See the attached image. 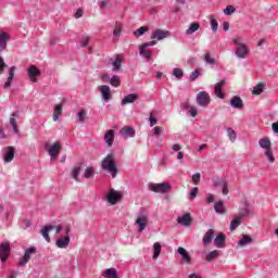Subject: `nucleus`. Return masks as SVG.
<instances>
[{"mask_svg":"<svg viewBox=\"0 0 278 278\" xmlns=\"http://www.w3.org/2000/svg\"><path fill=\"white\" fill-rule=\"evenodd\" d=\"M199 75H201V73L199 72V68H197L194 72L191 73L190 81H195Z\"/></svg>","mask_w":278,"mask_h":278,"instance_id":"nucleus-54","label":"nucleus"},{"mask_svg":"<svg viewBox=\"0 0 278 278\" xmlns=\"http://www.w3.org/2000/svg\"><path fill=\"white\" fill-rule=\"evenodd\" d=\"M240 225H242L240 217L235 216V219H232L230 223V230L233 231V230L238 229V227H240Z\"/></svg>","mask_w":278,"mask_h":278,"instance_id":"nucleus-37","label":"nucleus"},{"mask_svg":"<svg viewBox=\"0 0 278 278\" xmlns=\"http://www.w3.org/2000/svg\"><path fill=\"white\" fill-rule=\"evenodd\" d=\"M45 149L48 151L51 160H58V155L62 152V144L60 141L54 142L53 146L46 143Z\"/></svg>","mask_w":278,"mask_h":278,"instance_id":"nucleus-4","label":"nucleus"},{"mask_svg":"<svg viewBox=\"0 0 278 278\" xmlns=\"http://www.w3.org/2000/svg\"><path fill=\"white\" fill-rule=\"evenodd\" d=\"M227 136H228L229 140L232 142H236V139L238 138L236 130H233L232 128L227 129Z\"/></svg>","mask_w":278,"mask_h":278,"instance_id":"nucleus-45","label":"nucleus"},{"mask_svg":"<svg viewBox=\"0 0 278 278\" xmlns=\"http://www.w3.org/2000/svg\"><path fill=\"white\" fill-rule=\"evenodd\" d=\"M264 154L267 156L269 164H275V155L273 154V148L265 150Z\"/></svg>","mask_w":278,"mask_h":278,"instance_id":"nucleus-44","label":"nucleus"},{"mask_svg":"<svg viewBox=\"0 0 278 278\" xmlns=\"http://www.w3.org/2000/svg\"><path fill=\"white\" fill-rule=\"evenodd\" d=\"M199 27H201L199 23L190 24L189 28L186 30L187 36H192L194 31H199Z\"/></svg>","mask_w":278,"mask_h":278,"instance_id":"nucleus-33","label":"nucleus"},{"mask_svg":"<svg viewBox=\"0 0 278 278\" xmlns=\"http://www.w3.org/2000/svg\"><path fill=\"white\" fill-rule=\"evenodd\" d=\"M178 254L181 255L182 262H187L188 264H190V253H188L185 248H178Z\"/></svg>","mask_w":278,"mask_h":278,"instance_id":"nucleus-30","label":"nucleus"},{"mask_svg":"<svg viewBox=\"0 0 278 278\" xmlns=\"http://www.w3.org/2000/svg\"><path fill=\"white\" fill-rule=\"evenodd\" d=\"M76 18H81V16H84V10H81V9H78L77 11H76Z\"/></svg>","mask_w":278,"mask_h":278,"instance_id":"nucleus-60","label":"nucleus"},{"mask_svg":"<svg viewBox=\"0 0 278 278\" xmlns=\"http://www.w3.org/2000/svg\"><path fill=\"white\" fill-rule=\"evenodd\" d=\"M155 45H157L156 40H153V41L146 42V43L141 45L139 47L140 55L146 58V60H151V51L147 50V47H155Z\"/></svg>","mask_w":278,"mask_h":278,"instance_id":"nucleus-6","label":"nucleus"},{"mask_svg":"<svg viewBox=\"0 0 278 278\" xmlns=\"http://www.w3.org/2000/svg\"><path fill=\"white\" fill-rule=\"evenodd\" d=\"M198 105L201 108H207L210 105V94L205 91H201L197 96Z\"/></svg>","mask_w":278,"mask_h":278,"instance_id":"nucleus-8","label":"nucleus"},{"mask_svg":"<svg viewBox=\"0 0 278 278\" xmlns=\"http://www.w3.org/2000/svg\"><path fill=\"white\" fill-rule=\"evenodd\" d=\"M225 240H226L225 233L217 235V237L214 239L215 247H217L218 249L225 248Z\"/></svg>","mask_w":278,"mask_h":278,"instance_id":"nucleus-25","label":"nucleus"},{"mask_svg":"<svg viewBox=\"0 0 278 278\" xmlns=\"http://www.w3.org/2000/svg\"><path fill=\"white\" fill-rule=\"evenodd\" d=\"M102 170H106L112 175V177H116L118 175V167H116V161L114 159V154H108L101 162Z\"/></svg>","mask_w":278,"mask_h":278,"instance_id":"nucleus-1","label":"nucleus"},{"mask_svg":"<svg viewBox=\"0 0 278 278\" xmlns=\"http://www.w3.org/2000/svg\"><path fill=\"white\" fill-rule=\"evenodd\" d=\"M160 134H162V127L160 126L154 127V136H160Z\"/></svg>","mask_w":278,"mask_h":278,"instance_id":"nucleus-61","label":"nucleus"},{"mask_svg":"<svg viewBox=\"0 0 278 278\" xmlns=\"http://www.w3.org/2000/svg\"><path fill=\"white\" fill-rule=\"evenodd\" d=\"M233 12H236V8L233 5H227L224 10V14H226V16H231Z\"/></svg>","mask_w":278,"mask_h":278,"instance_id":"nucleus-48","label":"nucleus"},{"mask_svg":"<svg viewBox=\"0 0 278 278\" xmlns=\"http://www.w3.org/2000/svg\"><path fill=\"white\" fill-rule=\"evenodd\" d=\"M224 86H225V79L217 83L214 87L215 96L218 97V99H225V94L223 93Z\"/></svg>","mask_w":278,"mask_h":278,"instance_id":"nucleus-18","label":"nucleus"},{"mask_svg":"<svg viewBox=\"0 0 278 278\" xmlns=\"http://www.w3.org/2000/svg\"><path fill=\"white\" fill-rule=\"evenodd\" d=\"M230 105L232 108H236L237 110H242V108H244V102H242V98L241 97L235 96L230 100Z\"/></svg>","mask_w":278,"mask_h":278,"instance_id":"nucleus-17","label":"nucleus"},{"mask_svg":"<svg viewBox=\"0 0 278 278\" xmlns=\"http://www.w3.org/2000/svg\"><path fill=\"white\" fill-rule=\"evenodd\" d=\"M36 253V248L31 247L25 250L24 256L20 260L18 266H25L29 260H31V255Z\"/></svg>","mask_w":278,"mask_h":278,"instance_id":"nucleus-10","label":"nucleus"},{"mask_svg":"<svg viewBox=\"0 0 278 278\" xmlns=\"http://www.w3.org/2000/svg\"><path fill=\"white\" fill-rule=\"evenodd\" d=\"M240 218H247L249 216V208H241L239 212Z\"/></svg>","mask_w":278,"mask_h":278,"instance_id":"nucleus-56","label":"nucleus"},{"mask_svg":"<svg viewBox=\"0 0 278 278\" xmlns=\"http://www.w3.org/2000/svg\"><path fill=\"white\" fill-rule=\"evenodd\" d=\"M106 199L111 205H116L118 203V201H121V199H123V194H121V192H118L114 189H111L108 193Z\"/></svg>","mask_w":278,"mask_h":278,"instance_id":"nucleus-7","label":"nucleus"},{"mask_svg":"<svg viewBox=\"0 0 278 278\" xmlns=\"http://www.w3.org/2000/svg\"><path fill=\"white\" fill-rule=\"evenodd\" d=\"M212 240H214V229H208L202 239V242L204 247H207V244H211Z\"/></svg>","mask_w":278,"mask_h":278,"instance_id":"nucleus-19","label":"nucleus"},{"mask_svg":"<svg viewBox=\"0 0 278 278\" xmlns=\"http://www.w3.org/2000/svg\"><path fill=\"white\" fill-rule=\"evenodd\" d=\"M174 77L181 79L184 77V71L181 68H174Z\"/></svg>","mask_w":278,"mask_h":278,"instance_id":"nucleus-50","label":"nucleus"},{"mask_svg":"<svg viewBox=\"0 0 278 278\" xmlns=\"http://www.w3.org/2000/svg\"><path fill=\"white\" fill-rule=\"evenodd\" d=\"M154 125H157V118H155L153 115H150V127H154Z\"/></svg>","mask_w":278,"mask_h":278,"instance_id":"nucleus-57","label":"nucleus"},{"mask_svg":"<svg viewBox=\"0 0 278 278\" xmlns=\"http://www.w3.org/2000/svg\"><path fill=\"white\" fill-rule=\"evenodd\" d=\"M62 104H56L54 106V113H53V121H58L60 118V116H62Z\"/></svg>","mask_w":278,"mask_h":278,"instance_id":"nucleus-36","label":"nucleus"},{"mask_svg":"<svg viewBox=\"0 0 278 278\" xmlns=\"http://www.w3.org/2000/svg\"><path fill=\"white\" fill-rule=\"evenodd\" d=\"M253 242V238L248 235H243L242 239L238 242L239 247H247V244H251Z\"/></svg>","mask_w":278,"mask_h":278,"instance_id":"nucleus-34","label":"nucleus"},{"mask_svg":"<svg viewBox=\"0 0 278 278\" xmlns=\"http://www.w3.org/2000/svg\"><path fill=\"white\" fill-rule=\"evenodd\" d=\"M68 244H71V237L65 236L56 240V247L59 249H67Z\"/></svg>","mask_w":278,"mask_h":278,"instance_id":"nucleus-20","label":"nucleus"},{"mask_svg":"<svg viewBox=\"0 0 278 278\" xmlns=\"http://www.w3.org/2000/svg\"><path fill=\"white\" fill-rule=\"evenodd\" d=\"M28 77L33 84H36L38 77H40V70L36 65H30L28 68Z\"/></svg>","mask_w":278,"mask_h":278,"instance_id":"nucleus-11","label":"nucleus"},{"mask_svg":"<svg viewBox=\"0 0 278 278\" xmlns=\"http://www.w3.org/2000/svg\"><path fill=\"white\" fill-rule=\"evenodd\" d=\"M197 194H199V188H193L189 193V199L193 201V199H197Z\"/></svg>","mask_w":278,"mask_h":278,"instance_id":"nucleus-53","label":"nucleus"},{"mask_svg":"<svg viewBox=\"0 0 278 278\" xmlns=\"http://www.w3.org/2000/svg\"><path fill=\"white\" fill-rule=\"evenodd\" d=\"M204 61L206 64H216V60L210 55V53H206L204 55Z\"/></svg>","mask_w":278,"mask_h":278,"instance_id":"nucleus-52","label":"nucleus"},{"mask_svg":"<svg viewBox=\"0 0 278 278\" xmlns=\"http://www.w3.org/2000/svg\"><path fill=\"white\" fill-rule=\"evenodd\" d=\"M168 36H170V31L162 30V29H156L152 34L151 39L152 40H164V38H168Z\"/></svg>","mask_w":278,"mask_h":278,"instance_id":"nucleus-12","label":"nucleus"},{"mask_svg":"<svg viewBox=\"0 0 278 278\" xmlns=\"http://www.w3.org/2000/svg\"><path fill=\"white\" fill-rule=\"evenodd\" d=\"M8 33L0 30V52L5 51L8 47Z\"/></svg>","mask_w":278,"mask_h":278,"instance_id":"nucleus-21","label":"nucleus"},{"mask_svg":"<svg viewBox=\"0 0 278 278\" xmlns=\"http://www.w3.org/2000/svg\"><path fill=\"white\" fill-rule=\"evenodd\" d=\"M122 31H123V23L116 22L113 30V36H115V38H121Z\"/></svg>","mask_w":278,"mask_h":278,"instance_id":"nucleus-32","label":"nucleus"},{"mask_svg":"<svg viewBox=\"0 0 278 278\" xmlns=\"http://www.w3.org/2000/svg\"><path fill=\"white\" fill-rule=\"evenodd\" d=\"M88 42H90V38H86L85 40L81 41V47H88Z\"/></svg>","mask_w":278,"mask_h":278,"instance_id":"nucleus-62","label":"nucleus"},{"mask_svg":"<svg viewBox=\"0 0 278 278\" xmlns=\"http://www.w3.org/2000/svg\"><path fill=\"white\" fill-rule=\"evenodd\" d=\"M136 225H138L139 233H142L149 227V213L141 211L136 218Z\"/></svg>","mask_w":278,"mask_h":278,"instance_id":"nucleus-3","label":"nucleus"},{"mask_svg":"<svg viewBox=\"0 0 278 278\" xmlns=\"http://www.w3.org/2000/svg\"><path fill=\"white\" fill-rule=\"evenodd\" d=\"M189 112H190V115H191L193 118H195V116L199 115V112H198L197 109H194V108L190 109Z\"/></svg>","mask_w":278,"mask_h":278,"instance_id":"nucleus-58","label":"nucleus"},{"mask_svg":"<svg viewBox=\"0 0 278 278\" xmlns=\"http://www.w3.org/2000/svg\"><path fill=\"white\" fill-rule=\"evenodd\" d=\"M103 277L105 278H116V268H109L104 270Z\"/></svg>","mask_w":278,"mask_h":278,"instance_id":"nucleus-39","label":"nucleus"},{"mask_svg":"<svg viewBox=\"0 0 278 278\" xmlns=\"http://www.w3.org/2000/svg\"><path fill=\"white\" fill-rule=\"evenodd\" d=\"M79 173H81V163H78L72 169V177L75 179V181H79Z\"/></svg>","mask_w":278,"mask_h":278,"instance_id":"nucleus-31","label":"nucleus"},{"mask_svg":"<svg viewBox=\"0 0 278 278\" xmlns=\"http://www.w3.org/2000/svg\"><path fill=\"white\" fill-rule=\"evenodd\" d=\"M4 151L5 153H4L3 160L8 164L12 162V160H14V147H7L4 148Z\"/></svg>","mask_w":278,"mask_h":278,"instance_id":"nucleus-16","label":"nucleus"},{"mask_svg":"<svg viewBox=\"0 0 278 278\" xmlns=\"http://www.w3.org/2000/svg\"><path fill=\"white\" fill-rule=\"evenodd\" d=\"M135 101H138V93H130L123 98L122 105H129V103H135Z\"/></svg>","mask_w":278,"mask_h":278,"instance_id":"nucleus-22","label":"nucleus"},{"mask_svg":"<svg viewBox=\"0 0 278 278\" xmlns=\"http://www.w3.org/2000/svg\"><path fill=\"white\" fill-rule=\"evenodd\" d=\"M216 188H222V192L224 195L229 194V185L227 184V180L225 179H219L215 182Z\"/></svg>","mask_w":278,"mask_h":278,"instance_id":"nucleus-15","label":"nucleus"},{"mask_svg":"<svg viewBox=\"0 0 278 278\" xmlns=\"http://www.w3.org/2000/svg\"><path fill=\"white\" fill-rule=\"evenodd\" d=\"M104 142H106L109 147H112V144H114V129H110L105 132Z\"/></svg>","mask_w":278,"mask_h":278,"instance_id":"nucleus-26","label":"nucleus"},{"mask_svg":"<svg viewBox=\"0 0 278 278\" xmlns=\"http://www.w3.org/2000/svg\"><path fill=\"white\" fill-rule=\"evenodd\" d=\"M191 179H192L194 186H199V184H201V173L198 172V173L193 174Z\"/></svg>","mask_w":278,"mask_h":278,"instance_id":"nucleus-47","label":"nucleus"},{"mask_svg":"<svg viewBox=\"0 0 278 278\" xmlns=\"http://www.w3.org/2000/svg\"><path fill=\"white\" fill-rule=\"evenodd\" d=\"M148 29H149V27L141 26L140 28H138L137 30L134 31V37L140 38V36H144V34H147Z\"/></svg>","mask_w":278,"mask_h":278,"instance_id":"nucleus-40","label":"nucleus"},{"mask_svg":"<svg viewBox=\"0 0 278 278\" xmlns=\"http://www.w3.org/2000/svg\"><path fill=\"white\" fill-rule=\"evenodd\" d=\"M111 86H114V88H118V86H121V77H118L117 75H114L111 78Z\"/></svg>","mask_w":278,"mask_h":278,"instance_id":"nucleus-46","label":"nucleus"},{"mask_svg":"<svg viewBox=\"0 0 278 278\" xmlns=\"http://www.w3.org/2000/svg\"><path fill=\"white\" fill-rule=\"evenodd\" d=\"M266 39H261L258 42H257V47H262V45H266Z\"/></svg>","mask_w":278,"mask_h":278,"instance_id":"nucleus-64","label":"nucleus"},{"mask_svg":"<svg viewBox=\"0 0 278 278\" xmlns=\"http://www.w3.org/2000/svg\"><path fill=\"white\" fill-rule=\"evenodd\" d=\"M123 64V58L121 55H117L115 58V61L113 62V71H121Z\"/></svg>","mask_w":278,"mask_h":278,"instance_id":"nucleus-38","label":"nucleus"},{"mask_svg":"<svg viewBox=\"0 0 278 278\" xmlns=\"http://www.w3.org/2000/svg\"><path fill=\"white\" fill-rule=\"evenodd\" d=\"M119 134L125 140H127V138H134V136H136V130L129 126H125L121 128Z\"/></svg>","mask_w":278,"mask_h":278,"instance_id":"nucleus-14","label":"nucleus"},{"mask_svg":"<svg viewBox=\"0 0 278 278\" xmlns=\"http://www.w3.org/2000/svg\"><path fill=\"white\" fill-rule=\"evenodd\" d=\"M177 223L184 227H190V225H192V217L190 216V213H186L182 216H179L177 218Z\"/></svg>","mask_w":278,"mask_h":278,"instance_id":"nucleus-13","label":"nucleus"},{"mask_svg":"<svg viewBox=\"0 0 278 278\" xmlns=\"http://www.w3.org/2000/svg\"><path fill=\"white\" fill-rule=\"evenodd\" d=\"M207 203H214V195L210 194L206 199Z\"/></svg>","mask_w":278,"mask_h":278,"instance_id":"nucleus-63","label":"nucleus"},{"mask_svg":"<svg viewBox=\"0 0 278 278\" xmlns=\"http://www.w3.org/2000/svg\"><path fill=\"white\" fill-rule=\"evenodd\" d=\"M4 68H5V61H3V58H0V73H3Z\"/></svg>","mask_w":278,"mask_h":278,"instance_id":"nucleus-59","label":"nucleus"},{"mask_svg":"<svg viewBox=\"0 0 278 278\" xmlns=\"http://www.w3.org/2000/svg\"><path fill=\"white\" fill-rule=\"evenodd\" d=\"M258 144L261 149H265V151L273 149V143L270 142V139L268 137L260 139Z\"/></svg>","mask_w":278,"mask_h":278,"instance_id":"nucleus-23","label":"nucleus"},{"mask_svg":"<svg viewBox=\"0 0 278 278\" xmlns=\"http://www.w3.org/2000/svg\"><path fill=\"white\" fill-rule=\"evenodd\" d=\"M262 92H264V84L260 83L252 90V94L260 96Z\"/></svg>","mask_w":278,"mask_h":278,"instance_id":"nucleus-43","label":"nucleus"},{"mask_svg":"<svg viewBox=\"0 0 278 278\" xmlns=\"http://www.w3.org/2000/svg\"><path fill=\"white\" fill-rule=\"evenodd\" d=\"M55 229V226L53 225H47L43 227V229L41 230V236L45 238V240L47 242H51V237H49V232L51 230Z\"/></svg>","mask_w":278,"mask_h":278,"instance_id":"nucleus-24","label":"nucleus"},{"mask_svg":"<svg viewBox=\"0 0 278 278\" xmlns=\"http://www.w3.org/2000/svg\"><path fill=\"white\" fill-rule=\"evenodd\" d=\"M170 182H162V184H153L151 182L148 189L151 192H155L157 194H166V192H170Z\"/></svg>","mask_w":278,"mask_h":278,"instance_id":"nucleus-2","label":"nucleus"},{"mask_svg":"<svg viewBox=\"0 0 278 278\" xmlns=\"http://www.w3.org/2000/svg\"><path fill=\"white\" fill-rule=\"evenodd\" d=\"M233 43L237 45V50L235 52L237 58L244 60L249 53V48L244 43H241L240 38L233 39Z\"/></svg>","mask_w":278,"mask_h":278,"instance_id":"nucleus-5","label":"nucleus"},{"mask_svg":"<svg viewBox=\"0 0 278 278\" xmlns=\"http://www.w3.org/2000/svg\"><path fill=\"white\" fill-rule=\"evenodd\" d=\"M15 71H16L15 66H12V67L9 68V76H8V79L4 84V88H10V86H12V81L14 80Z\"/></svg>","mask_w":278,"mask_h":278,"instance_id":"nucleus-27","label":"nucleus"},{"mask_svg":"<svg viewBox=\"0 0 278 278\" xmlns=\"http://www.w3.org/2000/svg\"><path fill=\"white\" fill-rule=\"evenodd\" d=\"M211 27H212L214 34H216V31H218V22L214 17L211 18Z\"/></svg>","mask_w":278,"mask_h":278,"instance_id":"nucleus-51","label":"nucleus"},{"mask_svg":"<svg viewBox=\"0 0 278 278\" xmlns=\"http://www.w3.org/2000/svg\"><path fill=\"white\" fill-rule=\"evenodd\" d=\"M215 212H217V214H225L226 210H225V204L223 201H218L215 206Z\"/></svg>","mask_w":278,"mask_h":278,"instance_id":"nucleus-41","label":"nucleus"},{"mask_svg":"<svg viewBox=\"0 0 278 278\" xmlns=\"http://www.w3.org/2000/svg\"><path fill=\"white\" fill-rule=\"evenodd\" d=\"M99 90H100L104 101H110V86H108V85L100 86Z\"/></svg>","mask_w":278,"mask_h":278,"instance_id":"nucleus-29","label":"nucleus"},{"mask_svg":"<svg viewBox=\"0 0 278 278\" xmlns=\"http://www.w3.org/2000/svg\"><path fill=\"white\" fill-rule=\"evenodd\" d=\"M94 175V168L93 167H87L85 170V178L90 179Z\"/></svg>","mask_w":278,"mask_h":278,"instance_id":"nucleus-49","label":"nucleus"},{"mask_svg":"<svg viewBox=\"0 0 278 278\" xmlns=\"http://www.w3.org/2000/svg\"><path fill=\"white\" fill-rule=\"evenodd\" d=\"M78 121L80 123H84V121H86V110H80V112L78 113Z\"/></svg>","mask_w":278,"mask_h":278,"instance_id":"nucleus-55","label":"nucleus"},{"mask_svg":"<svg viewBox=\"0 0 278 278\" xmlns=\"http://www.w3.org/2000/svg\"><path fill=\"white\" fill-rule=\"evenodd\" d=\"M10 255V242H2L0 244V260L1 262H8Z\"/></svg>","mask_w":278,"mask_h":278,"instance_id":"nucleus-9","label":"nucleus"},{"mask_svg":"<svg viewBox=\"0 0 278 278\" xmlns=\"http://www.w3.org/2000/svg\"><path fill=\"white\" fill-rule=\"evenodd\" d=\"M16 117H18V113L14 112L11 114L9 119L10 125L13 127L14 134H18V125L16 124Z\"/></svg>","mask_w":278,"mask_h":278,"instance_id":"nucleus-28","label":"nucleus"},{"mask_svg":"<svg viewBox=\"0 0 278 278\" xmlns=\"http://www.w3.org/2000/svg\"><path fill=\"white\" fill-rule=\"evenodd\" d=\"M218 255H220V251H218V250H214V251L210 252L206 255V262H213V260H216L218 257Z\"/></svg>","mask_w":278,"mask_h":278,"instance_id":"nucleus-42","label":"nucleus"},{"mask_svg":"<svg viewBox=\"0 0 278 278\" xmlns=\"http://www.w3.org/2000/svg\"><path fill=\"white\" fill-rule=\"evenodd\" d=\"M153 249H154L153 260H157V257H160V254L162 253V244L160 242H155L153 244Z\"/></svg>","mask_w":278,"mask_h":278,"instance_id":"nucleus-35","label":"nucleus"}]
</instances>
